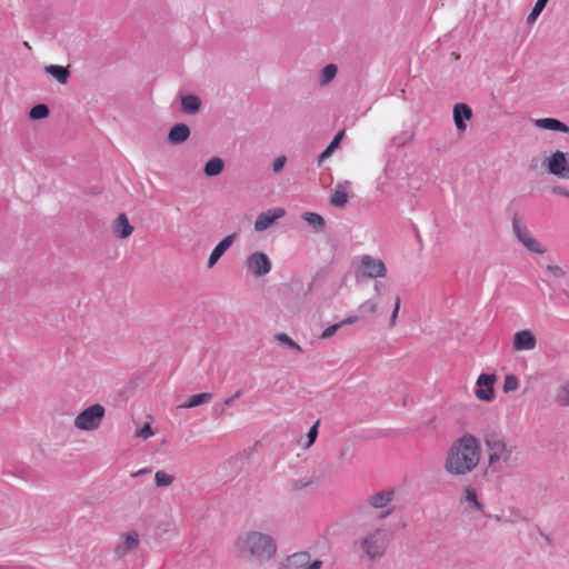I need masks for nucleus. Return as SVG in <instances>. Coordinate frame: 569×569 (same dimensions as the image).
<instances>
[{
    "instance_id": "obj_1",
    "label": "nucleus",
    "mask_w": 569,
    "mask_h": 569,
    "mask_svg": "<svg viewBox=\"0 0 569 569\" xmlns=\"http://www.w3.org/2000/svg\"><path fill=\"white\" fill-rule=\"evenodd\" d=\"M480 458L479 439L471 433H465L450 446L445 469L451 476H466L477 468Z\"/></svg>"
},
{
    "instance_id": "obj_2",
    "label": "nucleus",
    "mask_w": 569,
    "mask_h": 569,
    "mask_svg": "<svg viewBox=\"0 0 569 569\" xmlns=\"http://www.w3.org/2000/svg\"><path fill=\"white\" fill-rule=\"evenodd\" d=\"M482 440L487 453V465L492 471L513 468L518 465L519 448L517 441L500 429L483 433Z\"/></svg>"
},
{
    "instance_id": "obj_3",
    "label": "nucleus",
    "mask_w": 569,
    "mask_h": 569,
    "mask_svg": "<svg viewBox=\"0 0 569 569\" xmlns=\"http://www.w3.org/2000/svg\"><path fill=\"white\" fill-rule=\"evenodd\" d=\"M233 549L238 557L262 565L276 557L278 546L271 535L258 530H249L236 538Z\"/></svg>"
},
{
    "instance_id": "obj_4",
    "label": "nucleus",
    "mask_w": 569,
    "mask_h": 569,
    "mask_svg": "<svg viewBox=\"0 0 569 569\" xmlns=\"http://www.w3.org/2000/svg\"><path fill=\"white\" fill-rule=\"evenodd\" d=\"M388 546V532L382 527L369 530L359 540L360 550L370 561L381 559L386 555Z\"/></svg>"
},
{
    "instance_id": "obj_5",
    "label": "nucleus",
    "mask_w": 569,
    "mask_h": 569,
    "mask_svg": "<svg viewBox=\"0 0 569 569\" xmlns=\"http://www.w3.org/2000/svg\"><path fill=\"white\" fill-rule=\"evenodd\" d=\"M104 408L99 403L89 406L81 411L74 419V427L81 431L97 430L104 417Z\"/></svg>"
},
{
    "instance_id": "obj_6",
    "label": "nucleus",
    "mask_w": 569,
    "mask_h": 569,
    "mask_svg": "<svg viewBox=\"0 0 569 569\" xmlns=\"http://www.w3.org/2000/svg\"><path fill=\"white\" fill-rule=\"evenodd\" d=\"M543 167L547 172L558 178H567L569 176V157L566 152L557 150L543 160Z\"/></svg>"
},
{
    "instance_id": "obj_7",
    "label": "nucleus",
    "mask_w": 569,
    "mask_h": 569,
    "mask_svg": "<svg viewBox=\"0 0 569 569\" xmlns=\"http://www.w3.org/2000/svg\"><path fill=\"white\" fill-rule=\"evenodd\" d=\"M512 229L513 232L519 240V242L530 252L533 253H543L545 249L540 246V243L531 236L527 226L522 222L519 216H515L512 219Z\"/></svg>"
},
{
    "instance_id": "obj_8",
    "label": "nucleus",
    "mask_w": 569,
    "mask_h": 569,
    "mask_svg": "<svg viewBox=\"0 0 569 569\" xmlns=\"http://www.w3.org/2000/svg\"><path fill=\"white\" fill-rule=\"evenodd\" d=\"M246 268L250 274L260 278L271 271L272 262L267 253L256 251L247 257Z\"/></svg>"
},
{
    "instance_id": "obj_9",
    "label": "nucleus",
    "mask_w": 569,
    "mask_h": 569,
    "mask_svg": "<svg viewBox=\"0 0 569 569\" xmlns=\"http://www.w3.org/2000/svg\"><path fill=\"white\" fill-rule=\"evenodd\" d=\"M360 270L362 276L369 279L386 278L388 273L383 260L370 254H362L360 257Z\"/></svg>"
},
{
    "instance_id": "obj_10",
    "label": "nucleus",
    "mask_w": 569,
    "mask_h": 569,
    "mask_svg": "<svg viewBox=\"0 0 569 569\" xmlns=\"http://www.w3.org/2000/svg\"><path fill=\"white\" fill-rule=\"evenodd\" d=\"M321 567L322 561L319 559L311 561L310 553L296 552L288 556L279 569H321Z\"/></svg>"
},
{
    "instance_id": "obj_11",
    "label": "nucleus",
    "mask_w": 569,
    "mask_h": 569,
    "mask_svg": "<svg viewBox=\"0 0 569 569\" xmlns=\"http://www.w3.org/2000/svg\"><path fill=\"white\" fill-rule=\"evenodd\" d=\"M497 376L495 373H481L476 381L475 396L480 401L490 402L495 399V383Z\"/></svg>"
},
{
    "instance_id": "obj_12",
    "label": "nucleus",
    "mask_w": 569,
    "mask_h": 569,
    "mask_svg": "<svg viewBox=\"0 0 569 569\" xmlns=\"http://www.w3.org/2000/svg\"><path fill=\"white\" fill-rule=\"evenodd\" d=\"M286 210L281 207L272 208L266 211H262L258 214L254 221V230L258 232L267 230L270 226H272L278 219L284 217Z\"/></svg>"
},
{
    "instance_id": "obj_13",
    "label": "nucleus",
    "mask_w": 569,
    "mask_h": 569,
    "mask_svg": "<svg viewBox=\"0 0 569 569\" xmlns=\"http://www.w3.org/2000/svg\"><path fill=\"white\" fill-rule=\"evenodd\" d=\"M537 346V339L530 330H521L515 333L512 349L515 351L532 350Z\"/></svg>"
},
{
    "instance_id": "obj_14",
    "label": "nucleus",
    "mask_w": 569,
    "mask_h": 569,
    "mask_svg": "<svg viewBox=\"0 0 569 569\" xmlns=\"http://www.w3.org/2000/svg\"><path fill=\"white\" fill-rule=\"evenodd\" d=\"M351 189V182L348 180L338 182L331 194L330 203L337 208H343L349 199V191Z\"/></svg>"
},
{
    "instance_id": "obj_15",
    "label": "nucleus",
    "mask_w": 569,
    "mask_h": 569,
    "mask_svg": "<svg viewBox=\"0 0 569 569\" xmlns=\"http://www.w3.org/2000/svg\"><path fill=\"white\" fill-rule=\"evenodd\" d=\"M472 117V110L471 108L462 102L456 103L453 107V121L456 124V128L463 132L467 128L465 121L470 120Z\"/></svg>"
},
{
    "instance_id": "obj_16",
    "label": "nucleus",
    "mask_w": 569,
    "mask_h": 569,
    "mask_svg": "<svg viewBox=\"0 0 569 569\" xmlns=\"http://www.w3.org/2000/svg\"><path fill=\"white\" fill-rule=\"evenodd\" d=\"M236 240V233L224 237L211 251L208 259V268L216 266L221 256L232 246Z\"/></svg>"
},
{
    "instance_id": "obj_17",
    "label": "nucleus",
    "mask_w": 569,
    "mask_h": 569,
    "mask_svg": "<svg viewBox=\"0 0 569 569\" xmlns=\"http://www.w3.org/2000/svg\"><path fill=\"white\" fill-rule=\"evenodd\" d=\"M533 124L538 129L569 133V127L556 118L535 119Z\"/></svg>"
},
{
    "instance_id": "obj_18",
    "label": "nucleus",
    "mask_w": 569,
    "mask_h": 569,
    "mask_svg": "<svg viewBox=\"0 0 569 569\" xmlns=\"http://www.w3.org/2000/svg\"><path fill=\"white\" fill-rule=\"evenodd\" d=\"M190 137V129L186 123H176L168 133V141L173 144H181Z\"/></svg>"
},
{
    "instance_id": "obj_19",
    "label": "nucleus",
    "mask_w": 569,
    "mask_h": 569,
    "mask_svg": "<svg viewBox=\"0 0 569 569\" xmlns=\"http://www.w3.org/2000/svg\"><path fill=\"white\" fill-rule=\"evenodd\" d=\"M112 231L116 237L126 239L133 232V227L130 224L128 217L124 213H121L114 220Z\"/></svg>"
},
{
    "instance_id": "obj_20",
    "label": "nucleus",
    "mask_w": 569,
    "mask_h": 569,
    "mask_svg": "<svg viewBox=\"0 0 569 569\" xmlns=\"http://www.w3.org/2000/svg\"><path fill=\"white\" fill-rule=\"evenodd\" d=\"M139 545V535L137 531L127 532L123 536L122 542L117 547V553L123 556L127 552L133 550Z\"/></svg>"
},
{
    "instance_id": "obj_21",
    "label": "nucleus",
    "mask_w": 569,
    "mask_h": 569,
    "mask_svg": "<svg viewBox=\"0 0 569 569\" xmlns=\"http://www.w3.org/2000/svg\"><path fill=\"white\" fill-rule=\"evenodd\" d=\"M393 498L392 490H383L371 495L368 499L369 505L376 509L385 508Z\"/></svg>"
},
{
    "instance_id": "obj_22",
    "label": "nucleus",
    "mask_w": 569,
    "mask_h": 569,
    "mask_svg": "<svg viewBox=\"0 0 569 569\" xmlns=\"http://www.w3.org/2000/svg\"><path fill=\"white\" fill-rule=\"evenodd\" d=\"M461 501L471 509L483 511V505L478 500L477 491L472 487H466L463 489Z\"/></svg>"
},
{
    "instance_id": "obj_23",
    "label": "nucleus",
    "mask_w": 569,
    "mask_h": 569,
    "mask_svg": "<svg viewBox=\"0 0 569 569\" xmlns=\"http://www.w3.org/2000/svg\"><path fill=\"white\" fill-rule=\"evenodd\" d=\"M44 71L54 78L59 83L66 84L70 77V72L60 64H50L44 68Z\"/></svg>"
},
{
    "instance_id": "obj_24",
    "label": "nucleus",
    "mask_w": 569,
    "mask_h": 569,
    "mask_svg": "<svg viewBox=\"0 0 569 569\" xmlns=\"http://www.w3.org/2000/svg\"><path fill=\"white\" fill-rule=\"evenodd\" d=\"M224 168V162L220 157L211 158L203 168V172L207 177L219 176Z\"/></svg>"
},
{
    "instance_id": "obj_25",
    "label": "nucleus",
    "mask_w": 569,
    "mask_h": 569,
    "mask_svg": "<svg viewBox=\"0 0 569 569\" xmlns=\"http://www.w3.org/2000/svg\"><path fill=\"white\" fill-rule=\"evenodd\" d=\"M201 101L197 96L188 94L182 97L181 99V108L183 112L193 114L198 112L200 108Z\"/></svg>"
},
{
    "instance_id": "obj_26",
    "label": "nucleus",
    "mask_w": 569,
    "mask_h": 569,
    "mask_svg": "<svg viewBox=\"0 0 569 569\" xmlns=\"http://www.w3.org/2000/svg\"><path fill=\"white\" fill-rule=\"evenodd\" d=\"M211 399H212V393H210V392H202V393H198V395L191 396L187 400V402H184L180 407L184 408V409H190V408H194V407L204 405V403L209 402Z\"/></svg>"
},
{
    "instance_id": "obj_27",
    "label": "nucleus",
    "mask_w": 569,
    "mask_h": 569,
    "mask_svg": "<svg viewBox=\"0 0 569 569\" xmlns=\"http://www.w3.org/2000/svg\"><path fill=\"white\" fill-rule=\"evenodd\" d=\"M343 134L345 131L341 130L335 136L329 146L319 154L318 163H322L327 158H329L332 154V152L338 148Z\"/></svg>"
},
{
    "instance_id": "obj_28",
    "label": "nucleus",
    "mask_w": 569,
    "mask_h": 569,
    "mask_svg": "<svg viewBox=\"0 0 569 569\" xmlns=\"http://www.w3.org/2000/svg\"><path fill=\"white\" fill-rule=\"evenodd\" d=\"M357 311L361 317L373 316L378 311V302L373 298L367 299L358 306Z\"/></svg>"
},
{
    "instance_id": "obj_29",
    "label": "nucleus",
    "mask_w": 569,
    "mask_h": 569,
    "mask_svg": "<svg viewBox=\"0 0 569 569\" xmlns=\"http://www.w3.org/2000/svg\"><path fill=\"white\" fill-rule=\"evenodd\" d=\"M555 400L561 407H569V381L563 382L557 388Z\"/></svg>"
},
{
    "instance_id": "obj_30",
    "label": "nucleus",
    "mask_w": 569,
    "mask_h": 569,
    "mask_svg": "<svg viewBox=\"0 0 569 569\" xmlns=\"http://www.w3.org/2000/svg\"><path fill=\"white\" fill-rule=\"evenodd\" d=\"M302 220L312 226L316 230H322L325 228V219L316 212H305L301 216Z\"/></svg>"
},
{
    "instance_id": "obj_31",
    "label": "nucleus",
    "mask_w": 569,
    "mask_h": 569,
    "mask_svg": "<svg viewBox=\"0 0 569 569\" xmlns=\"http://www.w3.org/2000/svg\"><path fill=\"white\" fill-rule=\"evenodd\" d=\"M337 72H338V68L336 64H333V63L327 64L320 73V78H319L320 83L322 86L328 84L329 82H331L335 79V77L337 76Z\"/></svg>"
},
{
    "instance_id": "obj_32",
    "label": "nucleus",
    "mask_w": 569,
    "mask_h": 569,
    "mask_svg": "<svg viewBox=\"0 0 569 569\" xmlns=\"http://www.w3.org/2000/svg\"><path fill=\"white\" fill-rule=\"evenodd\" d=\"M274 340L278 341L280 345L286 346L288 349L293 350L298 353H302V348L292 340L287 333H277L274 336Z\"/></svg>"
},
{
    "instance_id": "obj_33",
    "label": "nucleus",
    "mask_w": 569,
    "mask_h": 569,
    "mask_svg": "<svg viewBox=\"0 0 569 569\" xmlns=\"http://www.w3.org/2000/svg\"><path fill=\"white\" fill-rule=\"evenodd\" d=\"M174 481V476L170 475L163 470H158L154 473V482L159 488L170 487Z\"/></svg>"
},
{
    "instance_id": "obj_34",
    "label": "nucleus",
    "mask_w": 569,
    "mask_h": 569,
    "mask_svg": "<svg viewBox=\"0 0 569 569\" xmlns=\"http://www.w3.org/2000/svg\"><path fill=\"white\" fill-rule=\"evenodd\" d=\"M49 108L47 104L40 103L31 108L29 117L32 120H42L49 116Z\"/></svg>"
},
{
    "instance_id": "obj_35",
    "label": "nucleus",
    "mask_w": 569,
    "mask_h": 569,
    "mask_svg": "<svg viewBox=\"0 0 569 569\" xmlns=\"http://www.w3.org/2000/svg\"><path fill=\"white\" fill-rule=\"evenodd\" d=\"M519 388V379L515 375H507L503 380V392H512Z\"/></svg>"
},
{
    "instance_id": "obj_36",
    "label": "nucleus",
    "mask_w": 569,
    "mask_h": 569,
    "mask_svg": "<svg viewBox=\"0 0 569 569\" xmlns=\"http://www.w3.org/2000/svg\"><path fill=\"white\" fill-rule=\"evenodd\" d=\"M548 0H537L535 3V7L532 8L531 12L528 14V22L531 23L536 21L538 16L541 13V11L545 9Z\"/></svg>"
},
{
    "instance_id": "obj_37",
    "label": "nucleus",
    "mask_w": 569,
    "mask_h": 569,
    "mask_svg": "<svg viewBox=\"0 0 569 569\" xmlns=\"http://www.w3.org/2000/svg\"><path fill=\"white\" fill-rule=\"evenodd\" d=\"M400 307H401V298L399 296H396L393 307H392L390 318H389V327L390 328H393L397 325Z\"/></svg>"
},
{
    "instance_id": "obj_38",
    "label": "nucleus",
    "mask_w": 569,
    "mask_h": 569,
    "mask_svg": "<svg viewBox=\"0 0 569 569\" xmlns=\"http://www.w3.org/2000/svg\"><path fill=\"white\" fill-rule=\"evenodd\" d=\"M318 426L319 421H317L308 431L307 433V442L305 443V448H309L313 445L316 441V438L318 436Z\"/></svg>"
},
{
    "instance_id": "obj_39",
    "label": "nucleus",
    "mask_w": 569,
    "mask_h": 569,
    "mask_svg": "<svg viewBox=\"0 0 569 569\" xmlns=\"http://www.w3.org/2000/svg\"><path fill=\"white\" fill-rule=\"evenodd\" d=\"M154 435L151 425L149 422L144 423L139 430H137L136 436L142 439H149Z\"/></svg>"
},
{
    "instance_id": "obj_40",
    "label": "nucleus",
    "mask_w": 569,
    "mask_h": 569,
    "mask_svg": "<svg viewBox=\"0 0 569 569\" xmlns=\"http://www.w3.org/2000/svg\"><path fill=\"white\" fill-rule=\"evenodd\" d=\"M241 395H242V390H237L232 397L224 400L223 406L216 405L213 407V410L221 413L223 411V407L230 406L232 403V401L240 398Z\"/></svg>"
},
{
    "instance_id": "obj_41",
    "label": "nucleus",
    "mask_w": 569,
    "mask_h": 569,
    "mask_svg": "<svg viewBox=\"0 0 569 569\" xmlns=\"http://www.w3.org/2000/svg\"><path fill=\"white\" fill-rule=\"evenodd\" d=\"M286 162H287V157L284 154L277 157L272 163L273 172L274 173L280 172L283 169V167L286 166Z\"/></svg>"
},
{
    "instance_id": "obj_42",
    "label": "nucleus",
    "mask_w": 569,
    "mask_h": 569,
    "mask_svg": "<svg viewBox=\"0 0 569 569\" xmlns=\"http://www.w3.org/2000/svg\"><path fill=\"white\" fill-rule=\"evenodd\" d=\"M340 325L339 322L335 323V325H331L329 327H327L320 335V338L321 339H329L330 337H332L339 329H340Z\"/></svg>"
},
{
    "instance_id": "obj_43",
    "label": "nucleus",
    "mask_w": 569,
    "mask_h": 569,
    "mask_svg": "<svg viewBox=\"0 0 569 569\" xmlns=\"http://www.w3.org/2000/svg\"><path fill=\"white\" fill-rule=\"evenodd\" d=\"M547 270L556 278H562L565 276V271L556 264H548Z\"/></svg>"
},
{
    "instance_id": "obj_44",
    "label": "nucleus",
    "mask_w": 569,
    "mask_h": 569,
    "mask_svg": "<svg viewBox=\"0 0 569 569\" xmlns=\"http://www.w3.org/2000/svg\"><path fill=\"white\" fill-rule=\"evenodd\" d=\"M359 316H355V315H351V316H348L346 317L345 319H342L339 325L340 327L342 328L343 326H349V325H353L356 323L358 320H359Z\"/></svg>"
},
{
    "instance_id": "obj_45",
    "label": "nucleus",
    "mask_w": 569,
    "mask_h": 569,
    "mask_svg": "<svg viewBox=\"0 0 569 569\" xmlns=\"http://www.w3.org/2000/svg\"><path fill=\"white\" fill-rule=\"evenodd\" d=\"M383 289H385V286H383L382 282L375 281V283H373V292H375L376 296H381Z\"/></svg>"
},
{
    "instance_id": "obj_46",
    "label": "nucleus",
    "mask_w": 569,
    "mask_h": 569,
    "mask_svg": "<svg viewBox=\"0 0 569 569\" xmlns=\"http://www.w3.org/2000/svg\"><path fill=\"white\" fill-rule=\"evenodd\" d=\"M151 472V469L149 468H142V469H139L138 471H136L134 473H132V477L133 478H137V477H140L142 475H147V473H150Z\"/></svg>"
},
{
    "instance_id": "obj_47",
    "label": "nucleus",
    "mask_w": 569,
    "mask_h": 569,
    "mask_svg": "<svg viewBox=\"0 0 569 569\" xmlns=\"http://www.w3.org/2000/svg\"><path fill=\"white\" fill-rule=\"evenodd\" d=\"M348 450H349L348 447H343V448L340 449V452H339V459L340 460H343L346 458V456L348 453Z\"/></svg>"
},
{
    "instance_id": "obj_48",
    "label": "nucleus",
    "mask_w": 569,
    "mask_h": 569,
    "mask_svg": "<svg viewBox=\"0 0 569 569\" xmlns=\"http://www.w3.org/2000/svg\"><path fill=\"white\" fill-rule=\"evenodd\" d=\"M555 191L569 198V192L563 189H555Z\"/></svg>"
}]
</instances>
